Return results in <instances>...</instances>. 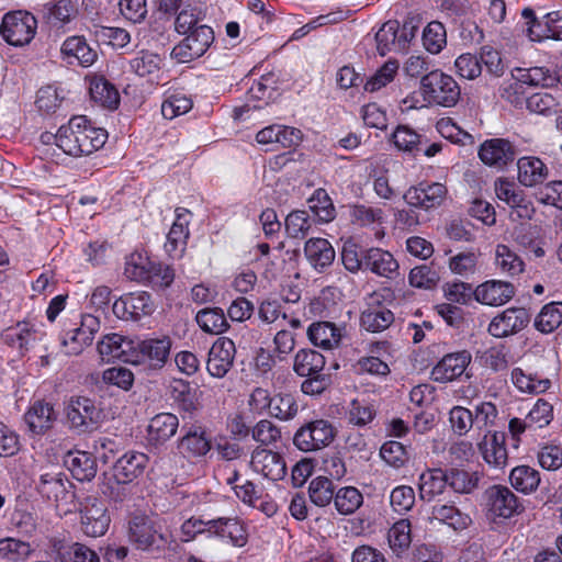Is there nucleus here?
Here are the masks:
<instances>
[{
  "label": "nucleus",
  "instance_id": "nucleus-1",
  "mask_svg": "<svg viewBox=\"0 0 562 562\" xmlns=\"http://www.w3.org/2000/svg\"><path fill=\"white\" fill-rule=\"evenodd\" d=\"M106 139V131L94 126L85 115L72 116L55 134L56 145L74 157L93 154L104 146Z\"/></svg>",
  "mask_w": 562,
  "mask_h": 562
},
{
  "label": "nucleus",
  "instance_id": "nucleus-2",
  "mask_svg": "<svg viewBox=\"0 0 562 562\" xmlns=\"http://www.w3.org/2000/svg\"><path fill=\"white\" fill-rule=\"evenodd\" d=\"M420 93L431 104L452 108L461 98V88L452 76L435 69L420 79Z\"/></svg>",
  "mask_w": 562,
  "mask_h": 562
},
{
  "label": "nucleus",
  "instance_id": "nucleus-3",
  "mask_svg": "<svg viewBox=\"0 0 562 562\" xmlns=\"http://www.w3.org/2000/svg\"><path fill=\"white\" fill-rule=\"evenodd\" d=\"M418 25L414 19H407L403 24L389 20L376 32V49L381 56L391 52H405L416 37Z\"/></svg>",
  "mask_w": 562,
  "mask_h": 562
},
{
  "label": "nucleus",
  "instance_id": "nucleus-4",
  "mask_svg": "<svg viewBox=\"0 0 562 562\" xmlns=\"http://www.w3.org/2000/svg\"><path fill=\"white\" fill-rule=\"evenodd\" d=\"M171 339L167 335L130 338L116 333L104 335L97 342V351H170Z\"/></svg>",
  "mask_w": 562,
  "mask_h": 562
},
{
  "label": "nucleus",
  "instance_id": "nucleus-5",
  "mask_svg": "<svg viewBox=\"0 0 562 562\" xmlns=\"http://www.w3.org/2000/svg\"><path fill=\"white\" fill-rule=\"evenodd\" d=\"M127 537L136 549L143 551H160L167 544V538L160 531L158 522L144 514L133 515L128 519Z\"/></svg>",
  "mask_w": 562,
  "mask_h": 562
},
{
  "label": "nucleus",
  "instance_id": "nucleus-6",
  "mask_svg": "<svg viewBox=\"0 0 562 562\" xmlns=\"http://www.w3.org/2000/svg\"><path fill=\"white\" fill-rule=\"evenodd\" d=\"M186 35L170 53L171 58L181 64L190 63L203 56L215 40L213 29L206 24L195 26Z\"/></svg>",
  "mask_w": 562,
  "mask_h": 562
},
{
  "label": "nucleus",
  "instance_id": "nucleus-7",
  "mask_svg": "<svg viewBox=\"0 0 562 562\" xmlns=\"http://www.w3.org/2000/svg\"><path fill=\"white\" fill-rule=\"evenodd\" d=\"M521 16L525 20L524 26L527 36L531 41H562V13L560 11L548 12L539 19L531 8H525Z\"/></svg>",
  "mask_w": 562,
  "mask_h": 562
},
{
  "label": "nucleus",
  "instance_id": "nucleus-8",
  "mask_svg": "<svg viewBox=\"0 0 562 562\" xmlns=\"http://www.w3.org/2000/svg\"><path fill=\"white\" fill-rule=\"evenodd\" d=\"M336 436V429L326 419H316L301 426L293 437L294 446L304 452L316 451L329 446Z\"/></svg>",
  "mask_w": 562,
  "mask_h": 562
},
{
  "label": "nucleus",
  "instance_id": "nucleus-9",
  "mask_svg": "<svg viewBox=\"0 0 562 562\" xmlns=\"http://www.w3.org/2000/svg\"><path fill=\"white\" fill-rule=\"evenodd\" d=\"M37 27L36 18L27 11L9 12L3 16L0 33L5 42L14 46L29 44Z\"/></svg>",
  "mask_w": 562,
  "mask_h": 562
},
{
  "label": "nucleus",
  "instance_id": "nucleus-10",
  "mask_svg": "<svg viewBox=\"0 0 562 562\" xmlns=\"http://www.w3.org/2000/svg\"><path fill=\"white\" fill-rule=\"evenodd\" d=\"M307 337L315 347L325 350L342 348L348 340L347 325L328 321L314 322L307 328Z\"/></svg>",
  "mask_w": 562,
  "mask_h": 562
},
{
  "label": "nucleus",
  "instance_id": "nucleus-11",
  "mask_svg": "<svg viewBox=\"0 0 562 562\" xmlns=\"http://www.w3.org/2000/svg\"><path fill=\"white\" fill-rule=\"evenodd\" d=\"M112 311L120 319L137 322L154 312V304L149 293L131 292L115 300Z\"/></svg>",
  "mask_w": 562,
  "mask_h": 562
},
{
  "label": "nucleus",
  "instance_id": "nucleus-12",
  "mask_svg": "<svg viewBox=\"0 0 562 562\" xmlns=\"http://www.w3.org/2000/svg\"><path fill=\"white\" fill-rule=\"evenodd\" d=\"M47 553L55 562H100L99 554L88 546L55 537L48 541Z\"/></svg>",
  "mask_w": 562,
  "mask_h": 562
},
{
  "label": "nucleus",
  "instance_id": "nucleus-13",
  "mask_svg": "<svg viewBox=\"0 0 562 562\" xmlns=\"http://www.w3.org/2000/svg\"><path fill=\"white\" fill-rule=\"evenodd\" d=\"M250 468L271 481H280L286 474L284 458L277 451L263 447H256L250 457Z\"/></svg>",
  "mask_w": 562,
  "mask_h": 562
},
{
  "label": "nucleus",
  "instance_id": "nucleus-14",
  "mask_svg": "<svg viewBox=\"0 0 562 562\" xmlns=\"http://www.w3.org/2000/svg\"><path fill=\"white\" fill-rule=\"evenodd\" d=\"M80 513L82 531L87 536L95 538L106 532L111 519L102 501L95 497H88Z\"/></svg>",
  "mask_w": 562,
  "mask_h": 562
},
{
  "label": "nucleus",
  "instance_id": "nucleus-15",
  "mask_svg": "<svg viewBox=\"0 0 562 562\" xmlns=\"http://www.w3.org/2000/svg\"><path fill=\"white\" fill-rule=\"evenodd\" d=\"M447 196V188L440 182H420L411 187L403 194L404 201L414 207L430 210L442 204Z\"/></svg>",
  "mask_w": 562,
  "mask_h": 562
},
{
  "label": "nucleus",
  "instance_id": "nucleus-16",
  "mask_svg": "<svg viewBox=\"0 0 562 562\" xmlns=\"http://www.w3.org/2000/svg\"><path fill=\"white\" fill-rule=\"evenodd\" d=\"M66 415L71 428L87 431L98 423L100 411L92 400L77 397L68 404Z\"/></svg>",
  "mask_w": 562,
  "mask_h": 562
},
{
  "label": "nucleus",
  "instance_id": "nucleus-17",
  "mask_svg": "<svg viewBox=\"0 0 562 562\" xmlns=\"http://www.w3.org/2000/svg\"><path fill=\"white\" fill-rule=\"evenodd\" d=\"M516 155V147L505 138L487 139L479 149V157L485 165L499 169L513 162Z\"/></svg>",
  "mask_w": 562,
  "mask_h": 562
},
{
  "label": "nucleus",
  "instance_id": "nucleus-18",
  "mask_svg": "<svg viewBox=\"0 0 562 562\" xmlns=\"http://www.w3.org/2000/svg\"><path fill=\"white\" fill-rule=\"evenodd\" d=\"M530 321L526 308L510 307L495 316L488 325V333L494 337H506L524 329Z\"/></svg>",
  "mask_w": 562,
  "mask_h": 562
},
{
  "label": "nucleus",
  "instance_id": "nucleus-19",
  "mask_svg": "<svg viewBox=\"0 0 562 562\" xmlns=\"http://www.w3.org/2000/svg\"><path fill=\"white\" fill-rule=\"evenodd\" d=\"M147 454L128 451L120 457L113 465V477L117 484H128L145 472L148 464Z\"/></svg>",
  "mask_w": 562,
  "mask_h": 562
},
{
  "label": "nucleus",
  "instance_id": "nucleus-20",
  "mask_svg": "<svg viewBox=\"0 0 562 562\" xmlns=\"http://www.w3.org/2000/svg\"><path fill=\"white\" fill-rule=\"evenodd\" d=\"M189 216L190 212L187 209H176V220L165 243V251L172 259L181 258L186 250L189 238Z\"/></svg>",
  "mask_w": 562,
  "mask_h": 562
},
{
  "label": "nucleus",
  "instance_id": "nucleus-21",
  "mask_svg": "<svg viewBox=\"0 0 562 562\" xmlns=\"http://www.w3.org/2000/svg\"><path fill=\"white\" fill-rule=\"evenodd\" d=\"M398 262L390 251L379 247L364 249L363 271H370L375 276L393 280L398 277Z\"/></svg>",
  "mask_w": 562,
  "mask_h": 562
},
{
  "label": "nucleus",
  "instance_id": "nucleus-22",
  "mask_svg": "<svg viewBox=\"0 0 562 562\" xmlns=\"http://www.w3.org/2000/svg\"><path fill=\"white\" fill-rule=\"evenodd\" d=\"M100 329V321L91 314L81 316L80 326L65 333L63 345L69 346L74 351H82L90 347L94 339V334Z\"/></svg>",
  "mask_w": 562,
  "mask_h": 562
},
{
  "label": "nucleus",
  "instance_id": "nucleus-23",
  "mask_svg": "<svg viewBox=\"0 0 562 562\" xmlns=\"http://www.w3.org/2000/svg\"><path fill=\"white\" fill-rule=\"evenodd\" d=\"M485 495L494 516L509 518L518 513V498L508 487L494 485L486 490Z\"/></svg>",
  "mask_w": 562,
  "mask_h": 562
},
{
  "label": "nucleus",
  "instance_id": "nucleus-24",
  "mask_svg": "<svg viewBox=\"0 0 562 562\" xmlns=\"http://www.w3.org/2000/svg\"><path fill=\"white\" fill-rule=\"evenodd\" d=\"M515 295V286L506 281L490 280L474 290V297L481 304L501 306Z\"/></svg>",
  "mask_w": 562,
  "mask_h": 562
},
{
  "label": "nucleus",
  "instance_id": "nucleus-25",
  "mask_svg": "<svg viewBox=\"0 0 562 562\" xmlns=\"http://www.w3.org/2000/svg\"><path fill=\"white\" fill-rule=\"evenodd\" d=\"M479 450L490 467L501 470L507 464L508 456L504 432L494 431L485 435L479 443Z\"/></svg>",
  "mask_w": 562,
  "mask_h": 562
},
{
  "label": "nucleus",
  "instance_id": "nucleus-26",
  "mask_svg": "<svg viewBox=\"0 0 562 562\" xmlns=\"http://www.w3.org/2000/svg\"><path fill=\"white\" fill-rule=\"evenodd\" d=\"M56 418L53 405L44 401H35L24 415V420L34 435H43L53 428Z\"/></svg>",
  "mask_w": 562,
  "mask_h": 562
},
{
  "label": "nucleus",
  "instance_id": "nucleus-27",
  "mask_svg": "<svg viewBox=\"0 0 562 562\" xmlns=\"http://www.w3.org/2000/svg\"><path fill=\"white\" fill-rule=\"evenodd\" d=\"M64 60L72 65L77 63L82 67L91 66L97 59V53L87 43L83 36L66 38L60 48Z\"/></svg>",
  "mask_w": 562,
  "mask_h": 562
},
{
  "label": "nucleus",
  "instance_id": "nucleus-28",
  "mask_svg": "<svg viewBox=\"0 0 562 562\" xmlns=\"http://www.w3.org/2000/svg\"><path fill=\"white\" fill-rule=\"evenodd\" d=\"M470 361V353H446L432 369L431 376L441 383L452 381L464 372Z\"/></svg>",
  "mask_w": 562,
  "mask_h": 562
},
{
  "label": "nucleus",
  "instance_id": "nucleus-29",
  "mask_svg": "<svg viewBox=\"0 0 562 562\" xmlns=\"http://www.w3.org/2000/svg\"><path fill=\"white\" fill-rule=\"evenodd\" d=\"M78 9L72 0H52L40 10L42 20L53 27H60L76 18Z\"/></svg>",
  "mask_w": 562,
  "mask_h": 562
},
{
  "label": "nucleus",
  "instance_id": "nucleus-30",
  "mask_svg": "<svg viewBox=\"0 0 562 562\" xmlns=\"http://www.w3.org/2000/svg\"><path fill=\"white\" fill-rule=\"evenodd\" d=\"M211 447L210 438L200 426H191L179 441V450L187 459L202 458Z\"/></svg>",
  "mask_w": 562,
  "mask_h": 562
},
{
  "label": "nucleus",
  "instance_id": "nucleus-31",
  "mask_svg": "<svg viewBox=\"0 0 562 562\" xmlns=\"http://www.w3.org/2000/svg\"><path fill=\"white\" fill-rule=\"evenodd\" d=\"M372 303L361 313L360 325L368 331H382L394 322V314L380 304L379 300L371 296Z\"/></svg>",
  "mask_w": 562,
  "mask_h": 562
},
{
  "label": "nucleus",
  "instance_id": "nucleus-32",
  "mask_svg": "<svg viewBox=\"0 0 562 562\" xmlns=\"http://www.w3.org/2000/svg\"><path fill=\"white\" fill-rule=\"evenodd\" d=\"M304 254L311 266L322 272L335 259V250L325 238H310L304 246Z\"/></svg>",
  "mask_w": 562,
  "mask_h": 562
},
{
  "label": "nucleus",
  "instance_id": "nucleus-33",
  "mask_svg": "<svg viewBox=\"0 0 562 562\" xmlns=\"http://www.w3.org/2000/svg\"><path fill=\"white\" fill-rule=\"evenodd\" d=\"M211 529L212 536L227 538L235 547H244L248 541L247 530L237 518L212 519Z\"/></svg>",
  "mask_w": 562,
  "mask_h": 562
},
{
  "label": "nucleus",
  "instance_id": "nucleus-34",
  "mask_svg": "<svg viewBox=\"0 0 562 562\" xmlns=\"http://www.w3.org/2000/svg\"><path fill=\"white\" fill-rule=\"evenodd\" d=\"M517 167L518 180L525 187L542 183L549 175L546 164L540 158L533 156L519 158Z\"/></svg>",
  "mask_w": 562,
  "mask_h": 562
},
{
  "label": "nucleus",
  "instance_id": "nucleus-35",
  "mask_svg": "<svg viewBox=\"0 0 562 562\" xmlns=\"http://www.w3.org/2000/svg\"><path fill=\"white\" fill-rule=\"evenodd\" d=\"M65 463L72 476L80 482H90L97 475V460L86 451L69 452Z\"/></svg>",
  "mask_w": 562,
  "mask_h": 562
},
{
  "label": "nucleus",
  "instance_id": "nucleus-36",
  "mask_svg": "<svg viewBox=\"0 0 562 562\" xmlns=\"http://www.w3.org/2000/svg\"><path fill=\"white\" fill-rule=\"evenodd\" d=\"M202 392L196 386H191L183 380H175L170 385L171 398L180 409L187 413H194L201 407L200 397Z\"/></svg>",
  "mask_w": 562,
  "mask_h": 562
},
{
  "label": "nucleus",
  "instance_id": "nucleus-37",
  "mask_svg": "<svg viewBox=\"0 0 562 562\" xmlns=\"http://www.w3.org/2000/svg\"><path fill=\"white\" fill-rule=\"evenodd\" d=\"M69 482L61 473L42 474L36 483V491L46 499L58 503L67 497Z\"/></svg>",
  "mask_w": 562,
  "mask_h": 562
},
{
  "label": "nucleus",
  "instance_id": "nucleus-38",
  "mask_svg": "<svg viewBox=\"0 0 562 562\" xmlns=\"http://www.w3.org/2000/svg\"><path fill=\"white\" fill-rule=\"evenodd\" d=\"M89 92L95 103L109 110H115L120 104L117 89L102 76L91 79Z\"/></svg>",
  "mask_w": 562,
  "mask_h": 562
},
{
  "label": "nucleus",
  "instance_id": "nucleus-39",
  "mask_svg": "<svg viewBox=\"0 0 562 562\" xmlns=\"http://www.w3.org/2000/svg\"><path fill=\"white\" fill-rule=\"evenodd\" d=\"M446 486H448L447 470L428 469L419 476V495L424 501H431L441 494Z\"/></svg>",
  "mask_w": 562,
  "mask_h": 562
},
{
  "label": "nucleus",
  "instance_id": "nucleus-40",
  "mask_svg": "<svg viewBox=\"0 0 562 562\" xmlns=\"http://www.w3.org/2000/svg\"><path fill=\"white\" fill-rule=\"evenodd\" d=\"M161 66V56L149 50H140L130 60L133 72L139 77H148L150 80L158 77Z\"/></svg>",
  "mask_w": 562,
  "mask_h": 562
},
{
  "label": "nucleus",
  "instance_id": "nucleus-41",
  "mask_svg": "<svg viewBox=\"0 0 562 562\" xmlns=\"http://www.w3.org/2000/svg\"><path fill=\"white\" fill-rule=\"evenodd\" d=\"M495 266L507 277H517L525 270V262L507 245L498 244L495 249Z\"/></svg>",
  "mask_w": 562,
  "mask_h": 562
},
{
  "label": "nucleus",
  "instance_id": "nucleus-42",
  "mask_svg": "<svg viewBox=\"0 0 562 562\" xmlns=\"http://www.w3.org/2000/svg\"><path fill=\"white\" fill-rule=\"evenodd\" d=\"M430 519L445 524L453 530H463L471 521L468 515L461 513L456 506L449 504L434 505L431 508Z\"/></svg>",
  "mask_w": 562,
  "mask_h": 562
},
{
  "label": "nucleus",
  "instance_id": "nucleus-43",
  "mask_svg": "<svg viewBox=\"0 0 562 562\" xmlns=\"http://www.w3.org/2000/svg\"><path fill=\"white\" fill-rule=\"evenodd\" d=\"M326 360L324 353H296L294 370L301 376H312L324 371L337 370L338 363L335 361L329 368L325 367Z\"/></svg>",
  "mask_w": 562,
  "mask_h": 562
},
{
  "label": "nucleus",
  "instance_id": "nucleus-44",
  "mask_svg": "<svg viewBox=\"0 0 562 562\" xmlns=\"http://www.w3.org/2000/svg\"><path fill=\"white\" fill-rule=\"evenodd\" d=\"M179 426L178 417L171 413H161L154 416L148 425V434L151 440L164 442L170 439Z\"/></svg>",
  "mask_w": 562,
  "mask_h": 562
},
{
  "label": "nucleus",
  "instance_id": "nucleus-45",
  "mask_svg": "<svg viewBox=\"0 0 562 562\" xmlns=\"http://www.w3.org/2000/svg\"><path fill=\"white\" fill-rule=\"evenodd\" d=\"M36 331L32 330L26 323H19L13 327L7 328L2 333L4 344L12 349L35 348Z\"/></svg>",
  "mask_w": 562,
  "mask_h": 562
},
{
  "label": "nucleus",
  "instance_id": "nucleus-46",
  "mask_svg": "<svg viewBox=\"0 0 562 562\" xmlns=\"http://www.w3.org/2000/svg\"><path fill=\"white\" fill-rule=\"evenodd\" d=\"M448 486L458 494H471L479 486L480 475L464 469L450 468L447 470Z\"/></svg>",
  "mask_w": 562,
  "mask_h": 562
},
{
  "label": "nucleus",
  "instance_id": "nucleus-47",
  "mask_svg": "<svg viewBox=\"0 0 562 562\" xmlns=\"http://www.w3.org/2000/svg\"><path fill=\"white\" fill-rule=\"evenodd\" d=\"M512 486L524 493L529 494L537 490L540 484V473L529 465H518L509 474Z\"/></svg>",
  "mask_w": 562,
  "mask_h": 562
},
{
  "label": "nucleus",
  "instance_id": "nucleus-48",
  "mask_svg": "<svg viewBox=\"0 0 562 562\" xmlns=\"http://www.w3.org/2000/svg\"><path fill=\"white\" fill-rule=\"evenodd\" d=\"M375 416L376 409L374 405L364 398H353L346 412L348 423L358 427L370 424Z\"/></svg>",
  "mask_w": 562,
  "mask_h": 562
},
{
  "label": "nucleus",
  "instance_id": "nucleus-49",
  "mask_svg": "<svg viewBox=\"0 0 562 562\" xmlns=\"http://www.w3.org/2000/svg\"><path fill=\"white\" fill-rule=\"evenodd\" d=\"M363 503V496L360 491L353 486L339 488L334 496V504L337 512L341 515L353 514Z\"/></svg>",
  "mask_w": 562,
  "mask_h": 562
},
{
  "label": "nucleus",
  "instance_id": "nucleus-50",
  "mask_svg": "<svg viewBox=\"0 0 562 562\" xmlns=\"http://www.w3.org/2000/svg\"><path fill=\"white\" fill-rule=\"evenodd\" d=\"M310 210L322 223H328L336 216V209L325 189H317L308 199Z\"/></svg>",
  "mask_w": 562,
  "mask_h": 562
},
{
  "label": "nucleus",
  "instance_id": "nucleus-51",
  "mask_svg": "<svg viewBox=\"0 0 562 562\" xmlns=\"http://www.w3.org/2000/svg\"><path fill=\"white\" fill-rule=\"evenodd\" d=\"M562 324V302L544 305L538 314L535 326L541 333H552Z\"/></svg>",
  "mask_w": 562,
  "mask_h": 562
},
{
  "label": "nucleus",
  "instance_id": "nucleus-52",
  "mask_svg": "<svg viewBox=\"0 0 562 562\" xmlns=\"http://www.w3.org/2000/svg\"><path fill=\"white\" fill-rule=\"evenodd\" d=\"M423 45L427 52L439 54L447 45V32L439 21H431L423 31Z\"/></svg>",
  "mask_w": 562,
  "mask_h": 562
},
{
  "label": "nucleus",
  "instance_id": "nucleus-53",
  "mask_svg": "<svg viewBox=\"0 0 562 562\" xmlns=\"http://www.w3.org/2000/svg\"><path fill=\"white\" fill-rule=\"evenodd\" d=\"M32 552L33 549L26 541L10 537L0 539V559L10 562H22L25 561Z\"/></svg>",
  "mask_w": 562,
  "mask_h": 562
},
{
  "label": "nucleus",
  "instance_id": "nucleus-54",
  "mask_svg": "<svg viewBox=\"0 0 562 562\" xmlns=\"http://www.w3.org/2000/svg\"><path fill=\"white\" fill-rule=\"evenodd\" d=\"M313 220L305 210L292 211L285 217V232L288 237L303 239L308 234Z\"/></svg>",
  "mask_w": 562,
  "mask_h": 562
},
{
  "label": "nucleus",
  "instance_id": "nucleus-55",
  "mask_svg": "<svg viewBox=\"0 0 562 562\" xmlns=\"http://www.w3.org/2000/svg\"><path fill=\"white\" fill-rule=\"evenodd\" d=\"M198 325L206 333L221 334L227 327V321L221 308H203L196 314Z\"/></svg>",
  "mask_w": 562,
  "mask_h": 562
},
{
  "label": "nucleus",
  "instance_id": "nucleus-56",
  "mask_svg": "<svg viewBox=\"0 0 562 562\" xmlns=\"http://www.w3.org/2000/svg\"><path fill=\"white\" fill-rule=\"evenodd\" d=\"M310 499L319 507L327 506L334 501L335 486L326 476H317L313 479L308 486Z\"/></svg>",
  "mask_w": 562,
  "mask_h": 562
},
{
  "label": "nucleus",
  "instance_id": "nucleus-57",
  "mask_svg": "<svg viewBox=\"0 0 562 562\" xmlns=\"http://www.w3.org/2000/svg\"><path fill=\"white\" fill-rule=\"evenodd\" d=\"M391 549L398 555L408 549L411 538V522L407 519L396 521L387 532Z\"/></svg>",
  "mask_w": 562,
  "mask_h": 562
},
{
  "label": "nucleus",
  "instance_id": "nucleus-58",
  "mask_svg": "<svg viewBox=\"0 0 562 562\" xmlns=\"http://www.w3.org/2000/svg\"><path fill=\"white\" fill-rule=\"evenodd\" d=\"M205 14L198 7L187 5L176 16L175 30L179 34H187L194 30L195 26H200L204 20Z\"/></svg>",
  "mask_w": 562,
  "mask_h": 562
},
{
  "label": "nucleus",
  "instance_id": "nucleus-59",
  "mask_svg": "<svg viewBox=\"0 0 562 562\" xmlns=\"http://www.w3.org/2000/svg\"><path fill=\"white\" fill-rule=\"evenodd\" d=\"M397 70L398 61L395 59H389L372 77L367 80L364 90L370 92L380 90L393 81Z\"/></svg>",
  "mask_w": 562,
  "mask_h": 562
},
{
  "label": "nucleus",
  "instance_id": "nucleus-60",
  "mask_svg": "<svg viewBox=\"0 0 562 562\" xmlns=\"http://www.w3.org/2000/svg\"><path fill=\"white\" fill-rule=\"evenodd\" d=\"M270 415L280 420H290L297 414L299 407L291 394H278L272 397Z\"/></svg>",
  "mask_w": 562,
  "mask_h": 562
},
{
  "label": "nucleus",
  "instance_id": "nucleus-61",
  "mask_svg": "<svg viewBox=\"0 0 562 562\" xmlns=\"http://www.w3.org/2000/svg\"><path fill=\"white\" fill-rule=\"evenodd\" d=\"M251 437L259 447L274 446L281 439V430L270 420L261 419L252 427Z\"/></svg>",
  "mask_w": 562,
  "mask_h": 562
},
{
  "label": "nucleus",
  "instance_id": "nucleus-62",
  "mask_svg": "<svg viewBox=\"0 0 562 562\" xmlns=\"http://www.w3.org/2000/svg\"><path fill=\"white\" fill-rule=\"evenodd\" d=\"M192 100L182 93L169 95L161 104V113L165 119L172 120L188 113L192 109Z\"/></svg>",
  "mask_w": 562,
  "mask_h": 562
},
{
  "label": "nucleus",
  "instance_id": "nucleus-63",
  "mask_svg": "<svg viewBox=\"0 0 562 562\" xmlns=\"http://www.w3.org/2000/svg\"><path fill=\"white\" fill-rule=\"evenodd\" d=\"M477 259L474 251L459 252L449 259V269L461 277H470L477 270Z\"/></svg>",
  "mask_w": 562,
  "mask_h": 562
},
{
  "label": "nucleus",
  "instance_id": "nucleus-64",
  "mask_svg": "<svg viewBox=\"0 0 562 562\" xmlns=\"http://www.w3.org/2000/svg\"><path fill=\"white\" fill-rule=\"evenodd\" d=\"M394 145L403 151L415 153L419 150L420 135L406 125H398L392 134Z\"/></svg>",
  "mask_w": 562,
  "mask_h": 562
}]
</instances>
